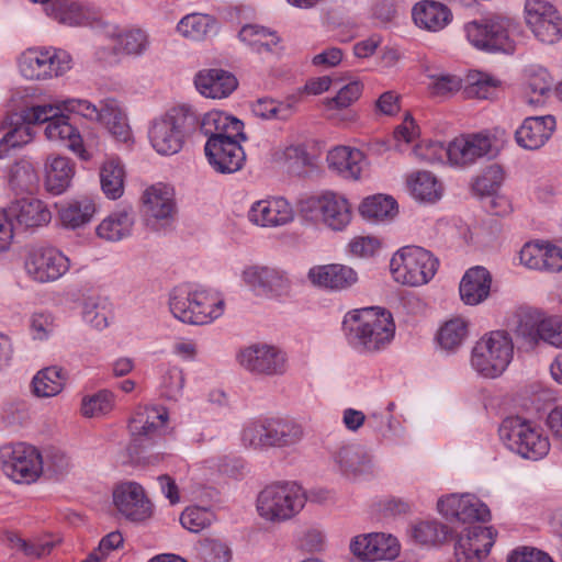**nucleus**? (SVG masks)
I'll return each instance as SVG.
<instances>
[{
  "label": "nucleus",
  "mask_w": 562,
  "mask_h": 562,
  "mask_svg": "<svg viewBox=\"0 0 562 562\" xmlns=\"http://www.w3.org/2000/svg\"><path fill=\"white\" fill-rule=\"evenodd\" d=\"M99 122L104 124L109 132L120 142L128 140L130 127L116 101L106 100L103 102V111Z\"/></svg>",
  "instance_id": "nucleus-45"
},
{
  "label": "nucleus",
  "mask_w": 562,
  "mask_h": 562,
  "mask_svg": "<svg viewBox=\"0 0 562 562\" xmlns=\"http://www.w3.org/2000/svg\"><path fill=\"white\" fill-rule=\"evenodd\" d=\"M240 135L209 137L204 151L211 167L218 173H234L245 164L246 155L240 145Z\"/></svg>",
  "instance_id": "nucleus-16"
},
{
  "label": "nucleus",
  "mask_w": 562,
  "mask_h": 562,
  "mask_svg": "<svg viewBox=\"0 0 562 562\" xmlns=\"http://www.w3.org/2000/svg\"><path fill=\"white\" fill-rule=\"evenodd\" d=\"M65 381L63 369L49 367L37 372L32 384L37 396L48 397L58 394L63 390Z\"/></svg>",
  "instance_id": "nucleus-46"
},
{
  "label": "nucleus",
  "mask_w": 562,
  "mask_h": 562,
  "mask_svg": "<svg viewBox=\"0 0 562 562\" xmlns=\"http://www.w3.org/2000/svg\"><path fill=\"white\" fill-rule=\"evenodd\" d=\"M199 113L190 105L170 109L156 119L149 130V139L160 155L177 154L183 146L186 135L196 131Z\"/></svg>",
  "instance_id": "nucleus-4"
},
{
  "label": "nucleus",
  "mask_w": 562,
  "mask_h": 562,
  "mask_svg": "<svg viewBox=\"0 0 562 562\" xmlns=\"http://www.w3.org/2000/svg\"><path fill=\"white\" fill-rule=\"evenodd\" d=\"M238 38L247 44L251 52L259 55L272 53L280 41L276 33L258 25L243 26L238 33Z\"/></svg>",
  "instance_id": "nucleus-43"
},
{
  "label": "nucleus",
  "mask_w": 562,
  "mask_h": 562,
  "mask_svg": "<svg viewBox=\"0 0 562 562\" xmlns=\"http://www.w3.org/2000/svg\"><path fill=\"white\" fill-rule=\"evenodd\" d=\"M303 438V426L290 418L251 419L244 424L240 431L243 446L260 452L272 448H292Z\"/></svg>",
  "instance_id": "nucleus-2"
},
{
  "label": "nucleus",
  "mask_w": 562,
  "mask_h": 562,
  "mask_svg": "<svg viewBox=\"0 0 562 562\" xmlns=\"http://www.w3.org/2000/svg\"><path fill=\"white\" fill-rule=\"evenodd\" d=\"M145 213L156 220L168 222L176 213V203L171 194L160 188L147 189L143 196Z\"/></svg>",
  "instance_id": "nucleus-40"
},
{
  "label": "nucleus",
  "mask_w": 562,
  "mask_h": 562,
  "mask_svg": "<svg viewBox=\"0 0 562 562\" xmlns=\"http://www.w3.org/2000/svg\"><path fill=\"white\" fill-rule=\"evenodd\" d=\"M472 164L481 158H493L497 154L494 138L485 133H475L465 136Z\"/></svg>",
  "instance_id": "nucleus-55"
},
{
  "label": "nucleus",
  "mask_w": 562,
  "mask_h": 562,
  "mask_svg": "<svg viewBox=\"0 0 562 562\" xmlns=\"http://www.w3.org/2000/svg\"><path fill=\"white\" fill-rule=\"evenodd\" d=\"M526 23L533 36L542 44L553 45L562 38V15L546 0H527Z\"/></svg>",
  "instance_id": "nucleus-14"
},
{
  "label": "nucleus",
  "mask_w": 562,
  "mask_h": 562,
  "mask_svg": "<svg viewBox=\"0 0 562 562\" xmlns=\"http://www.w3.org/2000/svg\"><path fill=\"white\" fill-rule=\"evenodd\" d=\"M75 175V165L67 157H48L45 162V188L53 195L64 193Z\"/></svg>",
  "instance_id": "nucleus-35"
},
{
  "label": "nucleus",
  "mask_w": 562,
  "mask_h": 562,
  "mask_svg": "<svg viewBox=\"0 0 562 562\" xmlns=\"http://www.w3.org/2000/svg\"><path fill=\"white\" fill-rule=\"evenodd\" d=\"M120 48L130 55H142L148 47L147 34L142 30H131L119 36Z\"/></svg>",
  "instance_id": "nucleus-58"
},
{
  "label": "nucleus",
  "mask_w": 562,
  "mask_h": 562,
  "mask_svg": "<svg viewBox=\"0 0 562 562\" xmlns=\"http://www.w3.org/2000/svg\"><path fill=\"white\" fill-rule=\"evenodd\" d=\"M362 217L371 222L393 220L397 214V203L389 195L375 194L366 198L359 206Z\"/></svg>",
  "instance_id": "nucleus-42"
},
{
  "label": "nucleus",
  "mask_w": 562,
  "mask_h": 562,
  "mask_svg": "<svg viewBox=\"0 0 562 562\" xmlns=\"http://www.w3.org/2000/svg\"><path fill=\"white\" fill-rule=\"evenodd\" d=\"M539 271L560 272L562 271V248L551 243L543 241V251Z\"/></svg>",
  "instance_id": "nucleus-63"
},
{
  "label": "nucleus",
  "mask_w": 562,
  "mask_h": 562,
  "mask_svg": "<svg viewBox=\"0 0 562 562\" xmlns=\"http://www.w3.org/2000/svg\"><path fill=\"white\" fill-rule=\"evenodd\" d=\"M468 335V323L460 318L448 321L438 333V341L443 349L458 348Z\"/></svg>",
  "instance_id": "nucleus-52"
},
{
  "label": "nucleus",
  "mask_w": 562,
  "mask_h": 562,
  "mask_svg": "<svg viewBox=\"0 0 562 562\" xmlns=\"http://www.w3.org/2000/svg\"><path fill=\"white\" fill-rule=\"evenodd\" d=\"M124 168L120 161L110 159L100 170V182L103 193L112 200L119 199L124 192Z\"/></svg>",
  "instance_id": "nucleus-44"
},
{
  "label": "nucleus",
  "mask_w": 562,
  "mask_h": 562,
  "mask_svg": "<svg viewBox=\"0 0 562 562\" xmlns=\"http://www.w3.org/2000/svg\"><path fill=\"white\" fill-rule=\"evenodd\" d=\"M430 79L432 80L430 83V90L434 95H449L459 91L463 87L462 79L456 75H430Z\"/></svg>",
  "instance_id": "nucleus-59"
},
{
  "label": "nucleus",
  "mask_w": 562,
  "mask_h": 562,
  "mask_svg": "<svg viewBox=\"0 0 562 562\" xmlns=\"http://www.w3.org/2000/svg\"><path fill=\"white\" fill-rule=\"evenodd\" d=\"M71 68L70 55L56 48H29L19 58L21 75L31 80L63 76Z\"/></svg>",
  "instance_id": "nucleus-11"
},
{
  "label": "nucleus",
  "mask_w": 562,
  "mask_h": 562,
  "mask_svg": "<svg viewBox=\"0 0 562 562\" xmlns=\"http://www.w3.org/2000/svg\"><path fill=\"white\" fill-rule=\"evenodd\" d=\"M61 108L63 112L78 114L90 121H100L102 111H103V102L101 106L98 108L95 104L91 103L85 99H67L57 104Z\"/></svg>",
  "instance_id": "nucleus-57"
},
{
  "label": "nucleus",
  "mask_w": 562,
  "mask_h": 562,
  "mask_svg": "<svg viewBox=\"0 0 562 562\" xmlns=\"http://www.w3.org/2000/svg\"><path fill=\"white\" fill-rule=\"evenodd\" d=\"M177 30L188 40L201 42L211 36H215L220 31V25L217 20L212 15L190 13L179 21Z\"/></svg>",
  "instance_id": "nucleus-38"
},
{
  "label": "nucleus",
  "mask_w": 562,
  "mask_h": 562,
  "mask_svg": "<svg viewBox=\"0 0 562 562\" xmlns=\"http://www.w3.org/2000/svg\"><path fill=\"white\" fill-rule=\"evenodd\" d=\"M53 112L50 106L38 104L8 115L1 125L5 133L0 139V157H5L11 148L29 144L34 137L32 125L45 123L54 116Z\"/></svg>",
  "instance_id": "nucleus-10"
},
{
  "label": "nucleus",
  "mask_w": 562,
  "mask_h": 562,
  "mask_svg": "<svg viewBox=\"0 0 562 562\" xmlns=\"http://www.w3.org/2000/svg\"><path fill=\"white\" fill-rule=\"evenodd\" d=\"M555 130V119L552 115L530 116L525 119L516 131L517 144L529 150L542 147Z\"/></svg>",
  "instance_id": "nucleus-29"
},
{
  "label": "nucleus",
  "mask_w": 562,
  "mask_h": 562,
  "mask_svg": "<svg viewBox=\"0 0 562 562\" xmlns=\"http://www.w3.org/2000/svg\"><path fill=\"white\" fill-rule=\"evenodd\" d=\"M492 276L490 271L475 266L468 269L459 285L460 297L465 305L475 306L484 302L491 293Z\"/></svg>",
  "instance_id": "nucleus-31"
},
{
  "label": "nucleus",
  "mask_w": 562,
  "mask_h": 562,
  "mask_svg": "<svg viewBox=\"0 0 562 562\" xmlns=\"http://www.w3.org/2000/svg\"><path fill=\"white\" fill-rule=\"evenodd\" d=\"M241 279L257 295L266 297L285 296L292 286L284 270L269 266H248L243 270Z\"/></svg>",
  "instance_id": "nucleus-17"
},
{
  "label": "nucleus",
  "mask_w": 562,
  "mask_h": 562,
  "mask_svg": "<svg viewBox=\"0 0 562 562\" xmlns=\"http://www.w3.org/2000/svg\"><path fill=\"white\" fill-rule=\"evenodd\" d=\"M334 460L341 473L348 477L372 473V459L360 446L348 445L339 448Z\"/></svg>",
  "instance_id": "nucleus-32"
},
{
  "label": "nucleus",
  "mask_w": 562,
  "mask_h": 562,
  "mask_svg": "<svg viewBox=\"0 0 562 562\" xmlns=\"http://www.w3.org/2000/svg\"><path fill=\"white\" fill-rule=\"evenodd\" d=\"M510 26L508 19L497 16L468 23L465 33L470 43L479 49L512 54L515 41L510 37Z\"/></svg>",
  "instance_id": "nucleus-13"
},
{
  "label": "nucleus",
  "mask_w": 562,
  "mask_h": 562,
  "mask_svg": "<svg viewBox=\"0 0 562 562\" xmlns=\"http://www.w3.org/2000/svg\"><path fill=\"white\" fill-rule=\"evenodd\" d=\"M168 422V411L162 406H140L130 420V431L135 439H151L161 434Z\"/></svg>",
  "instance_id": "nucleus-30"
},
{
  "label": "nucleus",
  "mask_w": 562,
  "mask_h": 562,
  "mask_svg": "<svg viewBox=\"0 0 562 562\" xmlns=\"http://www.w3.org/2000/svg\"><path fill=\"white\" fill-rule=\"evenodd\" d=\"M413 20L417 26L427 31L442 30L451 21L450 10L442 3L425 0L414 5Z\"/></svg>",
  "instance_id": "nucleus-34"
},
{
  "label": "nucleus",
  "mask_w": 562,
  "mask_h": 562,
  "mask_svg": "<svg viewBox=\"0 0 562 562\" xmlns=\"http://www.w3.org/2000/svg\"><path fill=\"white\" fill-rule=\"evenodd\" d=\"M54 112V116L48 117L45 123V135L49 140L61 142L77 154L81 159L88 160L89 155L83 148L82 138L78 130L69 123V117L64 114L61 108L57 104H47Z\"/></svg>",
  "instance_id": "nucleus-23"
},
{
  "label": "nucleus",
  "mask_w": 562,
  "mask_h": 562,
  "mask_svg": "<svg viewBox=\"0 0 562 562\" xmlns=\"http://www.w3.org/2000/svg\"><path fill=\"white\" fill-rule=\"evenodd\" d=\"M214 520L215 514L210 508L200 506L188 507L180 516L181 525L191 532H200Z\"/></svg>",
  "instance_id": "nucleus-54"
},
{
  "label": "nucleus",
  "mask_w": 562,
  "mask_h": 562,
  "mask_svg": "<svg viewBox=\"0 0 562 562\" xmlns=\"http://www.w3.org/2000/svg\"><path fill=\"white\" fill-rule=\"evenodd\" d=\"M184 382V373L180 368H169L161 376V395L169 401H178L183 394Z\"/></svg>",
  "instance_id": "nucleus-56"
},
{
  "label": "nucleus",
  "mask_w": 562,
  "mask_h": 562,
  "mask_svg": "<svg viewBox=\"0 0 562 562\" xmlns=\"http://www.w3.org/2000/svg\"><path fill=\"white\" fill-rule=\"evenodd\" d=\"M348 345L359 353H375L394 338L395 324L385 308L373 306L348 312L342 321Z\"/></svg>",
  "instance_id": "nucleus-1"
},
{
  "label": "nucleus",
  "mask_w": 562,
  "mask_h": 562,
  "mask_svg": "<svg viewBox=\"0 0 562 562\" xmlns=\"http://www.w3.org/2000/svg\"><path fill=\"white\" fill-rule=\"evenodd\" d=\"M169 308L182 323L207 325L224 314L225 301L207 290L181 284L170 292Z\"/></svg>",
  "instance_id": "nucleus-3"
},
{
  "label": "nucleus",
  "mask_w": 562,
  "mask_h": 562,
  "mask_svg": "<svg viewBox=\"0 0 562 562\" xmlns=\"http://www.w3.org/2000/svg\"><path fill=\"white\" fill-rule=\"evenodd\" d=\"M10 187L19 192H33L38 184V175L32 164L21 161L13 166L9 179Z\"/></svg>",
  "instance_id": "nucleus-50"
},
{
  "label": "nucleus",
  "mask_w": 562,
  "mask_h": 562,
  "mask_svg": "<svg viewBox=\"0 0 562 562\" xmlns=\"http://www.w3.org/2000/svg\"><path fill=\"white\" fill-rule=\"evenodd\" d=\"M196 90L205 98L224 99L232 94L238 81L236 77L221 68L200 70L194 77Z\"/></svg>",
  "instance_id": "nucleus-26"
},
{
  "label": "nucleus",
  "mask_w": 562,
  "mask_h": 562,
  "mask_svg": "<svg viewBox=\"0 0 562 562\" xmlns=\"http://www.w3.org/2000/svg\"><path fill=\"white\" fill-rule=\"evenodd\" d=\"M408 184L413 196L417 200L435 202L441 195V186L430 172H417Z\"/></svg>",
  "instance_id": "nucleus-49"
},
{
  "label": "nucleus",
  "mask_w": 562,
  "mask_h": 562,
  "mask_svg": "<svg viewBox=\"0 0 562 562\" xmlns=\"http://www.w3.org/2000/svg\"><path fill=\"white\" fill-rule=\"evenodd\" d=\"M307 278L315 286L344 291L358 282V273L348 266L339 263L314 266L307 272Z\"/></svg>",
  "instance_id": "nucleus-24"
},
{
  "label": "nucleus",
  "mask_w": 562,
  "mask_h": 562,
  "mask_svg": "<svg viewBox=\"0 0 562 562\" xmlns=\"http://www.w3.org/2000/svg\"><path fill=\"white\" fill-rule=\"evenodd\" d=\"M248 220L260 227H279L294 218L291 204L283 198H270L252 203Z\"/></svg>",
  "instance_id": "nucleus-22"
},
{
  "label": "nucleus",
  "mask_w": 562,
  "mask_h": 562,
  "mask_svg": "<svg viewBox=\"0 0 562 562\" xmlns=\"http://www.w3.org/2000/svg\"><path fill=\"white\" fill-rule=\"evenodd\" d=\"M313 205L321 214L323 223L333 231L345 229L351 221L350 204L342 195L326 192Z\"/></svg>",
  "instance_id": "nucleus-28"
},
{
  "label": "nucleus",
  "mask_w": 562,
  "mask_h": 562,
  "mask_svg": "<svg viewBox=\"0 0 562 562\" xmlns=\"http://www.w3.org/2000/svg\"><path fill=\"white\" fill-rule=\"evenodd\" d=\"M448 162L458 167L472 165L465 136L457 137L448 145Z\"/></svg>",
  "instance_id": "nucleus-62"
},
{
  "label": "nucleus",
  "mask_w": 562,
  "mask_h": 562,
  "mask_svg": "<svg viewBox=\"0 0 562 562\" xmlns=\"http://www.w3.org/2000/svg\"><path fill=\"white\" fill-rule=\"evenodd\" d=\"M46 14L67 26H83L98 18L97 10L77 0H55L45 7Z\"/></svg>",
  "instance_id": "nucleus-25"
},
{
  "label": "nucleus",
  "mask_w": 562,
  "mask_h": 562,
  "mask_svg": "<svg viewBox=\"0 0 562 562\" xmlns=\"http://www.w3.org/2000/svg\"><path fill=\"white\" fill-rule=\"evenodd\" d=\"M517 317L515 333L526 345L535 347L543 341L562 348V316L544 317L538 311L522 310Z\"/></svg>",
  "instance_id": "nucleus-12"
},
{
  "label": "nucleus",
  "mask_w": 562,
  "mask_h": 562,
  "mask_svg": "<svg viewBox=\"0 0 562 562\" xmlns=\"http://www.w3.org/2000/svg\"><path fill=\"white\" fill-rule=\"evenodd\" d=\"M439 260L419 246H405L398 249L390 261L394 280L409 286L427 284L436 274Z\"/></svg>",
  "instance_id": "nucleus-8"
},
{
  "label": "nucleus",
  "mask_w": 562,
  "mask_h": 562,
  "mask_svg": "<svg viewBox=\"0 0 562 562\" xmlns=\"http://www.w3.org/2000/svg\"><path fill=\"white\" fill-rule=\"evenodd\" d=\"M498 432L504 445L524 459L537 461L550 450L549 438L542 430L521 417L505 418Z\"/></svg>",
  "instance_id": "nucleus-6"
},
{
  "label": "nucleus",
  "mask_w": 562,
  "mask_h": 562,
  "mask_svg": "<svg viewBox=\"0 0 562 562\" xmlns=\"http://www.w3.org/2000/svg\"><path fill=\"white\" fill-rule=\"evenodd\" d=\"M200 557L203 562H228L231 550L226 544L211 540L201 546Z\"/></svg>",
  "instance_id": "nucleus-64"
},
{
  "label": "nucleus",
  "mask_w": 562,
  "mask_h": 562,
  "mask_svg": "<svg viewBox=\"0 0 562 562\" xmlns=\"http://www.w3.org/2000/svg\"><path fill=\"white\" fill-rule=\"evenodd\" d=\"M114 407V394L109 390H101L87 395L81 401V414L93 418L109 414Z\"/></svg>",
  "instance_id": "nucleus-51"
},
{
  "label": "nucleus",
  "mask_w": 562,
  "mask_h": 562,
  "mask_svg": "<svg viewBox=\"0 0 562 562\" xmlns=\"http://www.w3.org/2000/svg\"><path fill=\"white\" fill-rule=\"evenodd\" d=\"M306 502L305 493L294 482L266 486L257 497V510L270 522H283L297 515Z\"/></svg>",
  "instance_id": "nucleus-5"
},
{
  "label": "nucleus",
  "mask_w": 562,
  "mask_h": 562,
  "mask_svg": "<svg viewBox=\"0 0 562 562\" xmlns=\"http://www.w3.org/2000/svg\"><path fill=\"white\" fill-rule=\"evenodd\" d=\"M362 93V85L359 81H351L339 89L337 94L328 101L330 109L348 108L359 99Z\"/></svg>",
  "instance_id": "nucleus-61"
},
{
  "label": "nucleus",
  "mask_w": 562,
  "mask_h": 562,
  "mask_svg": "<svg viewBox=\"0 0 562 562\" xmlns=\"http://www.w3.org/2000/svg\"><path fill=\"white\" fill-rule=\"evenodd\" d=\"M70 267V261L54 247H38L30 251L25 260L27 274L37 282H53L61 278Z\"/></svg>",
  "instance_id": "nucleus-18"
},
{
  "label": "nucleus",
  "mask_w": 562,
  "mask_h": 562,
  "mask_svg": "<svg viewBox=\"0 0 562 562\" xmlns=\"http://www.w3.org/2000/svg\"><path fill=\"white\" fill-rule=\"evenodd\" d=\"M237 360L245 370L256 375L279 376L288 370L285 353L267 344H254L241 349Z\"/></svg>",
  "instance_id": "nucleus-15"
},
{
  "label": "nucleus",
  "mask_w": 562,
  "mask_h": 562,
  "mask_svg": "<svg viewBox=\"0 0 562 562\" xmlns=\"http://www.w3.org/2000/svg\"><path fill=\"white\" fill-rule=\"evenodd\" d=\"M135 216L132 207H124L108 215L98 226V237L108 241H119L132 234Z\"/></svg>",
  "instance_id": "nucleus-36"
},
{
  "label": "nucleus",
  "mask_w": 562,
  "mask_h": 562,
  "mask_svg": "<svg viewBox=\"0 0 562 562\" xmlns=\"http://www.w3.org/2000/svg\"><path fill=\"white\" fill-rule=\"evenodd\" d=\"M203 135L209 137H224L226 135H240L241 139H246L244 134V123L221 111H211L202 117L199 116L196 126Z\"/></svg>",
  "instance_id": "nucleus-33"
},
{
  "label": "nucleus",
  "mask_w": 562,
  "mask_h": 562,
  "mask_svg": "<svg viewBox=\"0 0 562 562\" xmlns=\"http://www.w3.org/2000/svg\"><path fill=\"white\" fill-rule=\"evenodd\" d=\"M45 461L40 451L25 442H8L0 447V467L16 483L35 482L43 472Z\"/></svg>",
  "instance_id": "nucleus-9"
},
{
  "label": "nucleus",
  "mask_w": 562,
  "mask_h": 562,
  "mask_svg": "<svg viewBox=\"0 0 562 562\" xmlns=\"http://www.w3.org/2000/svg\"><path fill=\"white\" fill-rule=\"evenodd\" d=\"M512 337L504 330H494L484 335L473 347L472 368L482 376H499L513 359Z\"/></svg>",
  "instance_id": "nucleus-7"
},
{
  "label": "nucleus",
  "mask_w": 562,
  "mask_h": 562,
  "mask_svg": "<svg viewBox=\"0 0 562 562\" xmlns=\"http://www.w3.org/2000/svg\"><path fill=\"white\" fill-rule=\"evenodd\" d=\"M251 111L262 120L286 121L294 114V105L272 98H260L251 104Z\"/></svg>",
  "instance_id": "nucleus-48"
},
{
  "label": "nucleus",
  "mask_w": 562,
  "mask_h": 562,
  "mask_svg": "<svg viewBox=\"0 0 562 562\" xmlns=\"http://www.w3.org/2000/svg\"><path fill=\"white\" fill-rule=\"evenodd\" d=\"M408 535L420 546H437L450 537L451 530L437 520H420L411 525Z\"/></svg>",
  "instance_id": "nucleus-41"
},
{
  "label": "nucleus",
  "mask_w": 562,
  "mask_h": 562,
  "mask_svg": "<svg viewBox=\"0 0 562 562\" xmlns=\"http://www.w3.org/2000/svg\"><path fill=\"white\" fill-rule=\"evenodd\" d=\"M504 181V170L497 164L487 166L473 182V191L481 196H492Z\"/></svg>",
  "instance_id": "nucleus-53"
},
{
  "label": "nucleus",
  "mask_w": 562,
  "mask_h": 562,
  "mask_svg": "<svg viewBox=\"0 0 562 562\" xmlns=\"http://www.w3.org/2000/svg\"><path fill=\"white\" fill-rule=\"evenodd\" d=\"M496 532L480 525L465 529L458 538L454 553L459 562H480L494 544Z\"/></svg>",
  "instance_id": "nucleus-20"
},
{
  "label": "nucleus",
  "mask_w": 562,
  "mask_h": 562,
  "mask_svg": "<svg viewBox=\"0 0 562 562\" xmlns=\"http://www.w3.org/2000/svg\"><path fill=\"white\" fill-rule=\"evenodd\" d=\"M498 80L481 71H470L465 78L463 92L467 98L492 99L496 95Z\"/></svg>",
  "instance_id": "nucleus-47"
},
{
  "label": "nucleus",
  "mask_w": 562,
  "mask_h": 562,
  "mask_svg": "<svg viewBox=\"0 0 562 562\" xmlns=\"http://www.w3.org/2000/svg\"><path fill=\"white\" fill-rule=\"evenodd\" d=\"M94 213L95 204L92 199L87 196L67 202L58 211L63 226L71 229L88 224Z\"/></svg>",
  "instance_id": "nucleus-39"
},
{
  "label": "nucleus",
  "mask_w": 562,
  "mask_h": 562,
  "mask_svg": "<svg viewBox=\"0 0 562 562\" xmlns=\"http://www.w3.org/2000/svg\"><path fill=\"white\" fill-rule=\"evenodd\" d=\"M12 222L23 228H35L47 225L52 220V212L47 204L35 198H23L13 201L7 207Z\"/></svg>",
  "instance_id": "nucleus-27"
},
{
  "label": "nucleus",
  "mask_w": 562,
  "mask_h": 562,
  "mask_svg": "<svg viewBox=\"0 0 562 562\" xmlns=\"http://www.w3.org/2000/svg\"><path fill=\"white\" fill-rule=\"evenodd\" d=\"M113 501L117 510L130 520L142 521L150 516V502L138 483L119 485L113 492Z\"/></svg>",
  "instance_id": "nucleus-21"
},
{
  "label": "nucleus",
  "mask_w": 562,
  "mask_h": 562,
  "mask_svg": "<svg viewBox=\"0 0 562 562\" xmlns=\"http://www.w3.org/2000/svg\"><path fill=\"white\" fill-rule=\"evenodd\" d=\"M437 507L439 513L449 520L471 522L486 521L490 518L488 507L472 494H451L440 498Z\"/></svg>",
  "instance_id": "nucleus-19"
},
{
  "label": "nucleus",
  "mask_w": 562,
  "mask_h": 562,
  "mask_svg": "<svg viewBox=\"0 0 562 562\" xmlns=\"http://www.w3.org/2000/svg\"><path fill=\"white\" fill-rule=\"evenodd\" d=\"M413 154L420 160L434 164L448 160V147L440 142H429L415 146Z\"/></svg>",
  "instance_id": "nucleus-60"
},
{
  "label": "nucleus",
  "mask_w": 562,
  "mask_h": 562,
  "mask_svg": "<svg viewBox=\"0 0 562 562\" xmlns=\"http://www.w3.org/2000/svg\"><path fill=\"white\" fill-rule=\"evenodd\" d=\"M328 167L346 179H359L363 168V154L359 149L339 146L327 155Z\"/></svg>",
  "instance_id": "nucleus-37"
}]
</instances>
